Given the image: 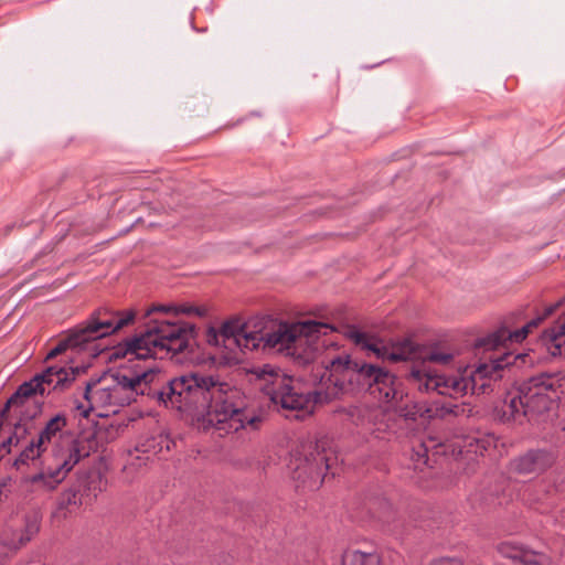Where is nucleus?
<instances>
[{"label":"nucleus","mask_w":565,"mask_h":565,"mask_svg":"<svg viewBox=\"0 0 565 565\" xmlns=\"http://www.w3.org/2000/svg\"><path fill=\"white\" fill-rule=\"evenodd\" d=\"M447 415H472L469 404H458L452 397H441L430 405L416 402L404 391H365L364 403L350 409L349 416L356 427L375 438L384 439L385 434L394 433L397 418L423 423L426 418H444Z\"/></svg>","instance_id":"1"},{"label":"nucleus","mask_w":565,"mask_h":565,"mask_svg":"<svg viewBox=\"0 0 565 565\" xmlns=\"http://www.w3.org/2000/svg\"><path fill=\"white\" fill-rule=\"evenodd\" d=\"M134 319L132 310L116 311L108 307L95 309L84 321L66 331L65 337L46 354L45 362L64 354L63 359L58 363L47 365L29 381L20 383L17 388H43L44 385L58 388L72 385L86 373L87 366L71 365L73 359L65 353L68 350L83 351L92 342L109 337L130 324Z\"/></svg>","instance_id":"2"},{"label":"nucleus","mask_w":565,"mask_h":565,"mask_svg":"<svg viewBox=\"0 0 565 565\" xmlns=\"http://www.w3.org/2000/svg\"><path fill=\"white\" fill-rule=\"evenodd\" d=\"M333 328L323 322L307 320L279 322L270 329L254 330L250 323H241L238 319L226 321L220 329L224 342H232L241 350H275L292 358L300 364L312 360V342L319 334Z\"/></svg>","instance_id":"3"},{"label":"nucleus","mask_w":565,"mask_h":565,"mask_svg":"<svg viewBox=\"0 0 565 565\" xmlns=\"http://www.w3.org/2000/svg\"><path fill=\"white\" fill-rule=\"evenodd\" d=\"M151 395L164 406L189 414L206 426L230 434L239 429L258 430L265 414L248 413L228 402V391H134Z\"/></svg>","instance_id":"4"},{"label":"nucleus","mask_w":565,"mask_h":565,"mask_svg":"<svg viewBox=\"0 0 565 565\" xmlns=\"http://www.w3.org/2000/svg\"><path fill=\"white\" fill-rule=\"evenodd\" d=\"M195 327L188 322L168 319H151L147 329L137 337L127 339L114 348L111 358L121 359L130 355L129 361L148 358L164 359L169 354L184 351L194 339Z\"/></svg>","instance_id":"5"},{"label":"nucleus","mask_w":565,"mask_h":565,"mask_svg":"<svg viewBox=\"0 0 565 565\" xmlns=\"http://www.w3.org/2000/svg\"><path fill=\"white\" fill-rule=\"evenodd\" d=\"M497 441L498 439L493 434L480 430L455 434L451 439L446 440L428 437L427 440H423L414 449L415 461L428 465L429 452L433 456L450 454L457 460H467L470 465L479 456H483L489 449L494 448Z\"/></svg>","instance_id":"6"},{"label":"nucleus","mask_w":565,"mask_h":565,"mask_svg":"<svg viewBox=\"0 0 565 565\" xmlns=\"http://www.w3.org/2000/svg\"><path fill=\"white\" fill-rule=\"evenodd\" d=\"M114 379L122 388H136L137 386L156 385L160 388H214L225 385L218 375H203L199 372H185L178 376H168L164 372L157 367H147L140 371H131L124 369L117 371Z\"/></svg>","instance_id":"7"},{"label":"nucleus","mask_w":565,"mask_h":565,"mask_svg":"<svg viewBox=\"0 0 565 565\" xmlns=\"http://www.w3.org/2000/svg\"><path fill=\"white\" fill-rule=\"evenodd\" d=\"M54 462L44 470L31 476L29 481L33 484L43 483L49 489H55L68 472L83 458L89 456V447L84 439L64 437L54 449Z\"/></svg>","instance_id":"8"},{"label":"nucleus","mask_w":565,"mask_h":565,"mask_svg":"<svg viewBox=\"0 0 565 565\" xmlns=\"http://www.w3.org/2000/svg\"><path fill=\"white\" fill-rule=\"evenodd\" d=\"M556 406V402L543 391H507L497 413L502 422L516 420L521 416L531 419Z\"/></svg>","instance_id":"9"},{"label":"nucleus","mask_w":565,"mask_h":565,"mask_svg":"<svg viewBox=\"0 0 565 565\" xmlns=\"http://www.w3.org/2000/svg\"><path fill=\"white\" fill-rule=\"evenodd\" d=\"M274 404H280L285 417L301 420L311 415L318 404L331 399L330 391H266Z\"/></svg>","instance_id":"10"},{"label":"nucleus","mask_w":565,"mask_h":565,"mask_svg":"<svg viewBox=\"0 0 565 565\" xmlns=\"http://www.w3.org/2000/svg\"><path fill=\"white\" fill-rule=\"evenodd\" d=\"M174 446V440L163 430L143 435L138 439L135 450L129 454V462L124 467V471L128 472L136 467L146 466L150 456L166 457Z\"/></svg>","instance_id":"11"},{"label":"nucleus","mask_w":565,"mask_h":565,"mask_svg":"<svg viewBox=\"0 0 565 565\" xmlns=\"http://www.w3.org/2000/svg\"><path fill=\"white\" fill-rule=\"evenodd\" d=\"M558 306L559 302H557L555 306L546 308L545 313L543 316L530 320L521 329L511 331L508 327L502 326L492 333H490L489 335L478 339L476 342V347L494 350L498 347L504 344L507 341L515 343L522 342L527 337L529 332L533 328H536L547 316L552 315L555 308Z\"/></svg>","instance_id":"12"},{"label":"nucleus","mask_w":565,"mask_h":565,"mask_svg":"<svg viewBox=\"0 0 565 565\" xmlns=\"http://www.w3.org/2000/svg\"><path fill=\"white\" fill-rule=\"evenodd\" d=\"M555 455L545 449H531L514 458L510 468L520 475H540L551 468L555 462Z\"/></svg>","instance_id":"13"},{"label":"nucleus","mask_w":565,"mask_h":565,"mask_svg":"<svg viewBox=\"0 0 565 565\" xmlns=\"http://www.w3.org/2000/svg\"><path fill=\"white\" fill-rule=\"evenodd\" d=\"M249 382L258 388H294L295 380L280 369L270 364L250 371Z\"/></svg>","instance_id":"14"},{"label":"nucleus","mask_w":565,"mask_h":565,"mask_svg":"<svg viewBox=\"0 0 565 565\" xmlns=\"http://www.w3.org/2000/svg\"><path fill=\"white\" fill-rule=\"evenodd\" d=\"M45 391H14L13 395L7 401L0 412V430L7 419V414L14 405L23 406L30 402L33 403L32 411H22L28 418H34L42 412L43 397Z\"/></svg>","instance_id":"15"},{"label":"nucleus","mask_w":565,"mask_h":565,"mask_svg":"<svg viewBox=\"0 0 565 565\" xmlns=\"http://www.w3.org/2000/svg\"><path fill=\"white\" fill-rule=\"evenodd\" d=\"M498 552L505 558L523 565H548L550 558L541 553L525 547L512 541H505L498 545Z\"/></svg>","instance_id":"16"},{"label":"nucleus","mask_w":565,"mask_h":565,"mask_svg":"<svg viewBox=\"0 0 565 565\" xmlns=\"http://www.w3.org/2000/svg\"><path fill=\"white\" fill-rule=\"evenodd\" d=\"M367 350L375 353L377 358L391 362L411 361L414 354H416L413 349V341L409 339L394 342L391 345H385L381 342H372L367 344Z\"/></svg>","instance_id":"17"},{"label":"nucleus","mask_w":565,"mask_h":565,"mask_svg":"<svg viewBox=\"0 0 565 565\" xmlns=\"http://www.w3.org/2000/svg\"><path fill=\"white\" fill-rule=\"evenodd\" d=\"M40 531V522L36 518H26L23 527L6 531L1 535L3 545L11 550H19L29 543Z\"/></svg>","instance_id":"18"},{"label":"nucleus","mask_w":565,"mask_h":565,"mask_svg":"<svg viewBox=\"0 0 565 565\" xmlns=\"http://www.w3.org/2000/svg\"><path fill=\"white\" fill-rule=\"evenodd\" d=\"M518 356H513L511 353H504L498 358H491L490 363L480 364L473 373H471V381L473 383L472 388L478 385V388H489L490 382H482L480 384L477 383V380H484L491 377L498 371L503 370L505 366L510 365L511 359L515 360Z\"/></svg>","instance_id":"19"},{"label":"nucleus","mask_w":565,"mask_h":565,"mask_svg":"<svg viewBox=\"0 0 565 565\" xmlns=\"http://www.w3.org/2000/svg\"><path fill=\"white\" fill-rule=\"evenodd\" d=\"M541 341L551 355L557 356L565 353V316L543 332Z\"/></svg>","instance_id":"20"},{"label":"nucleus","mask_w":565,"mask_h":565,"mask_svg":"<svg viewBox=\"0 0 565 565\" xmlns=\"http://www.w3.org/2000/svg\"><path fill=\"white\" fill-rule=\"evenodd\" d=\"M315 450L316 452H310L309 456H306V465L311 473H315L316 478L320 479L321 483L327 472L331 470V457L326 454L323 444L316 443Z\"/></svg>","instance_id":"21"},{"label":"nucleus","mask_w":565,"mask_h":565,"mask_svg":"<svg viewBox=\"0 0 565 565\" xmlns=\"http://www.w3.org/2000/svg\"><path fill=\"white\" fill-rule=\"evenodd\" d=\"M502 490V484H495L493 489L481 488L470 494L469 501L475 509H488L501 504L499 495Z\"/></svg>","instance_id":"22"},{"label":"nucleus","mask_w":565,"mask_h":565,"mask_svg":"<svg viewBox=\"0 0 565 565\" xmlns=\"http://www.w3.org/2000/svg\"><path fill=\"white\" fill-rule=\"evenodd\" d=\"M65 425V418L61 415H56L46 423L45 427L39 433L36 437H33L32 440H34L41 448L45 450L46 444L52 443Z\"/></svg>","instance_id":"23"},{"label":"nucleus","mask_w":565,"mask_h":565,"mask_svg":"<svg viewBox=\"0 0 565 565\" xmlns=\"http://www.w3.org/2000/svg\"><path fill=\"white\" fill-rule=\"evenodd\" d=\"M354 369L358 370L359 376L367 380V386L371 388L375 384H387V380L390 379V373L382 367L374 366L372 364H359L354 362Z\"/></svg>","instance_id":"24"},{"label":"nucleus","mask_w":565,"mask_h":565,"mask_svg":"<svg viewBox=\"0 0 565 565\" xmlns=\"http://www.w3.org/2000/svg\"><path fill=\"white\" fill-rule=\"evenodd\" d=\"M84 397L88 402L89 407L84 408L83 405H79L77 408L82 409L81 414L83 417L87 418L89 416V413L94 409V403L97 401L103 402L105 406H111L116 405L115 402H113L114 393H117L118 391H83Z\"/></svg>","instance_id":"25"},{"label":"nucleus","mask_w":565,"mask_h":565,"mask_svg":"<svg viewBox=\"0 0 565 565\" xmlns=\"http://www.w3.org/2000/svg\"><path fill=\"white\" fill-rule=\"evenodd\" d=\"M43 451L44 449L31 439L29 444L20 451L19 456L13 460L12 466L17 470L23 471V468L38 460Z\"/></svg>","instance_id":"26"},{"label":"nucleus","mask_w":565,"mask_h":565,"mask_svg":"<svg viewBox=\"0 0 565 565\" xmlns=\"http://www.w3.org/2000/svg\"><path fill=\"white\" fill-rule=\"evenodd\" d=\"M413 349L416 352L411 361L423 360V362H433L438 364H448L454 355L446 352L428 351L425 347L413 342Z\"/></svg>","instance_id":"27"},{"label":"nucleus","mask_w":565,"mask_h":565,"mask_svg":"<svg viewBox=\"0 0 565 565\" xmlns=\"http://www.w3.org/2000/svg\"><path fill=\"white\" fill-rule=\"evenodd\" d=\"M527 388H565V375L542 373L531 377Z\"/></svg>","instance_id":"28"},{"label":"nucleus","mask_w":565,"mask_h":565,"mask_svg":"<svg viewBox=\"0 0 565 565\" xmlns=\"http://www.w3.org/2000/svg\"><path fill=\"white\" fill-rule=\"evenodd\" d=\"M344 565H380L381 558L375 552H362L353 550L345 552L343 556Z\"/></svg>","instance_id":"29"},{"label":"nucleus","mask_w":565,"mask_h":565,"mask_svg":"<svg viewBox=\"0 0 565 565\" xmlns=\"http://www.w3.org/2000/svg\"><path fill=\"white\" fill-rule=\"evenodd\" d=\"M409 376L418 382L425 380L424 388H439L441 385H446V382L443 377L437 376L436 374H431L425 369L412 367Z\"/></svg>","instance_id":"30"},{"label":"nucleus","mask_w":565,"mask_h":565,"mask_svg":"<svg viewBox=\"0 0 565 565\" xmlns=\"http://www.w3.org/2000/svg\"><path fill=\"white\" fill-rule=\"evenodd\" d=\"M330 365H331L332 371H334V372H338L340 370L354 369V363L350 360V358L348 355L334 358L331 361Z\"/></svg>","instance_id":"31"},{"label":"nucleus","mask_w":565,"mask_h":565,"mask_svg":"<svg viewBox=\"0 0 565 565\" xmlns=\"http://www.w3.org/2000/svg\"><path fill=\"white\" fill-rule=\"evenodd\" d=\"M349 338L358 345H361L363 349H367V344L372 342L369 340L366 333L361 332L359 330H352L349 332Z\"/></svg>","instance_id":"32"},{"label":"nucleus","mask_w":565,"mask_h":565,"mask_svg":"<svg viewBox=\"0 0 565 565\" xmlns=\"http://www.w3.org/2000/svg\"><path fill=\"white\" fill-rule=\"evenodd\" d=\"M156 312H162V313H173L174 316L179 315L178 307L175 306H167V305H158L152 306L150 309L147 310V316H151Z\"/></svg>","instance_id":"33"},{"label":"nucleus","mask_w":565,"mask_h":565,"mask_svg":"<svg viewBox=\"0 0 565 565\" xmlns=\"http://www.w3.org/2000/svg\"><path fill=\"white\" fill-rule=\"evenodd\" d=\"M18 443H19V438L17 436V433L11 434L10 436H8L6 439H3L1 441V444H0V452H2V451L10 452L11 446L13 444L18 445Z\"/></svg>","instance_id":"34"},{"label":"nucleus","mask_w":565,"mask_h":565,"mask_svg":"<svg viewBox=\"0 0 565 565\" xmlns=\"http://www.w3.org/2000/svg\"><path fill=\"white\" fill-rule=\"evenodd\" d=\"M430 565H462V562L456 557H440L434 559Z\"/></svg>","instance_id":"35"},{"label":"nucleus","mask_w":565,"mask_h":565,"mask_svg":"<svg viewBox=\"0 0 565 565\" xmlns=\"http://www.w3.org/2000/svg\"><path fill=\"white\" fill-rule=\"evenodd\" d=\"M178 310H179V313H185V315L195 313L198 316H203L205 313V309L199 308V307H193V306H180V307H178Z\"/></svg>","instance_id":"36"},{"label":"nucleus","mask_w":565,"mask_h":565,"mask_svg":"<svg viewBox=\"0 0 565 565\" xmlns=\"http://www.w3.org/2000/svg\"><path fill=\"white\" fill-rule=\"evenodd\" d=\"M221 337L220 330L217 331L215 328L211 327L206 332V340L212 345H218V338Z\"/></svg>","instance_id":"37"},{"label":"nucleus","mask_w":565,"mask_h":565,"mask_svg":"<svg viewBox=\"0 0 565 565\" xmlns=\"http://www.w3.org/2000/svg\"><path fill=\"white\" fill-rule=\"evenodd\" d=\"M11 408H13V409H14V412L19 413V415L21 416V418L29 419L28 417H25V416L23 415V412H22V411H28V409H29V411H32V408H33V403H32V402H30V403H28V404H25V405H23V406L14 405V406H12Z\"/></svg>","instance_id":"38"},{"label":"nucleus","mask_w":565,"mask_h":565,"mask_svg":"<svg viewBox=\"0 0 565 565\" xmlns=\"http://www.w3.org/2000/svg\"><path fill=\"white\" fill-rule=\"evenodd\" d=\"M102 381V377H97V379H93L90 377L89 380H86L84 382L81 383V387L82 388H93L94 386H96L99 382Z\"/></svg>","instance_id":"39"},{"label":"nucleus","mask_w":565,"mask_h":565,"mask_svg":"<svg viewBox=\"0 0 565 565\" xmlns=\"http://www.w3.org/2000/svg\"><path fill=\"white\" fill-rule=\"evenodd\" d=\"M11 482V478L8 477V478H3L1 481H0V490L2 488H6L9 483Z\"/></svg>","instance_id":"40"},{"label":"nucleus","mask_w":565,"mask_h":565,"mask_svg":"<svg viewBox=\"0 0 565 565\" xmlns=\"http://www.w3.org/2000/svg\"><path fill=\"white\" fill-rule=\"evenodd\" d=\"M458 386H459V384L457 382L452 383V388H459Z\"/></svg>","instance_id":"41"},{"label":"nucleus","mask_w":565,"mask_h":565,"mask_svg":"<svg viewBox=\"0 0 565 565\" xmlns=\"http://www.w3.org/2000/svg\"><path fill=\"white\" fill-rule=\"evenodd\" d=\"M557 490L558 491H565V489L561 484L557 486Z\"/></svg>","instance_id":"42"},{"label":"nucleus","mask_w":565,"mask_h":565,"mask_svg":"<svg viewBox=\"0 0 565 565\" xmlns=\"http://www.w3.org/2000/svg\"><path fill=\"white\" fill-rule=\"evenodd\" d=\"M331 393H333V396H337L338 391L331 390Z\"/></svg>","instance_id":"43"},{"label":"nucleus","mask_w":565,"mask_h":565,"mask_svg":"<svg viewBox=\"0 0 565 565\" xmlns=\"http://www.w3.org/2000/svg\"><path fill=\"white\" fill-rule=\"evenodd\" d=\"M331 393H333V396H337L338 391L331 390Z\"/></svg>","instance_id":"44"}]
</instances>
